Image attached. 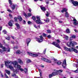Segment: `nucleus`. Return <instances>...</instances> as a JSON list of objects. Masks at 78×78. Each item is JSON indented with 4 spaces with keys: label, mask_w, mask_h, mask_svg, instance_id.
<instances>
[{
    "label": "nucleus",
    "mask_w": 78,
    "mask_h": 78,
    "mask_svg": "<svg viewBox=\"0 0 78 78\" xmlns=\"http://www.w3.org/2000/svg\"><path fill=\"white\" fill-rule=\"evenodd\" d=\"M17 64H18V63L17 61H16L13 62H12V64H13L15 67L16 68H17V69L19 70L20 68H21V66L20 65H17Z\"/></svg>",
    "instance_id": "1"
},
{
    "label": "nucleus",
    "mask_w": 78,
    "mask_h": 78,
    "mask_svg": "<svg viewBox=\"0 0 78 78\" xmlns=\"http://www.w3.org/2000/svg\"><path fill=\"white\" fill-rule=\"evenodd\" d=\"M11 62L5 61V66H6V67H7V68H9L11 70L13 71V70H14V68L11 65H9V66H8V65H9V64H10V63H11Z\"/></svg>",
    "instance_id": "2"
},
{
    "label": "nucleus",
    "mask_w": 78,
    "mask_h": 78,
    "mask_svg": "<svg viewBox=\"0 0 78 78\" xmlns=\"http://www.w3.org/2000/svg\"><path fill=\"white\" fill-rule=\"evenodd\" d=\"M36 19L37 20L35 21V22L38 24H43L44 23H42L41 20V17L39 16H37Z\"/></svg>",
    "instance_id": "3"
},
{
    "label": "nucleus",
    "mask_w": 78,
    "mask_h": 78,
    "mask_svg": "<svg viewBox=\"0 0 78 78\" xmlns=\"http://www.w3.org/2000/svg\"><path fill=\"white\" fill-rule=\"evenodd\" d=\"M77 44V43H76V42L74 41H72L70 42H68L67 43V45L69 47H71V45L73 46L74 45H76Z\"/></svg>",
    "instance_id": "4"
},
{
    "label": "nucleus",
    "mask_w": 78,
    "mask_h": 78,
    "mask_svg": "<svg viewBox=\"0 0 78 78\" xmlns=\"http://www.w3.org/2000/svg\"><path fill=\"white\" fill-rule=\"evenodd\" d=\"M27 54L29 55H30V56H33V57H37L38 56V53H31V52H28Z\"/></svg>",
    "instance_id": "5"
},
{
    "label": "nucleus",
    "mask_w": 78,
    "mask_h": 78,
    "mask_svg": "<svg viewBox=\"0 0 78 78\" xmlns=\"http://www.w3.org/2000/svg\"><path fill=\"white\" fill-rule=\"evenodd\" d=\"M40 38H36V39L37 41H38L39 43H41L43 41V37L42 36H41L40 37Z\"/></svg>",
    "instance_id": "6"
},
{
    "label": "nucleus",
    "mask_w": 78,
    "mask_h": 78,
    "mask_svg": "<svg viewBox=\"0 0 78 78\" xmlns=\"http://www.w3.org/2000/svg\"><path fill=\"white\" fill-rule=\"evenodd\" d=\"M69 2H72L73 5L75 6H76L78 5V2L76 1L75 2L73 0H69Z\"/></svg>",
    "instance_id": "7"
},
{
    "label": "nucleus",
    "mask_w": 78,
    "mask_h": 78,
    "mask_svg": "<svg viewBox=\"0 0 78 78\" xmlns=\"http://www.w3.org/2000/svg\"><path fill=\"white\" fill-rule=\"evenodd\" d=\"M52 44L54 45H55V46L56 47H57V48H61V47L58 44V43L56 42H54L52 43Z\"/></svg>",
    "instance_id": "8"
},
{
    "label": "nucleus",
    "mask_w": 78,
    "mask_h": 78,
    "mask_svg": "<svg viewBox=\"0 0 78 78\" xmlns=\"http://www.w3.org/2000/svg\"><path fill=\"white\" fill-rule=\"evenodd\" d=\"M2 50H2L3 51H9H9H10V49L8 48L7 49H6V48L5 47H3L2 48Z\"/></svg>",
    "instance_id": "9"
},
{
    "label": "nucleus",
    "mask_w": 78,
    "mask_h": 78,
    "mask_svg": "<svg viewBox=\"0 0 78 78\" xmlns=\"http://www.w3.org/2000/svg\"><path fill=\"white\" fill-rule=\"evenodd\" d=\"M41 60L47 62H49V63H51V60L44 58H41Z\"/></svg>",
    "instance_id": "10"
},
{
    "label": "nucleus",
    "mask_w": 78,
    "mask_h": 78,
    "mask_svg": "<svg viewBox=\"0 0 78 78\" xmlns=\"http://www.w3.org/2000/svg\"><path fill=\"white\" fill-rule=\"evenodd\" d=\"M56 70H57L55 69L53 70V71H54L55 72H53L52 73V74L53 76H55L58 75V73L56 71Z\"/></svg>",
    "instance_id": "11"
},
{
    "label": "nucleus",
    "mask_w": 78,
    "mask_h": 78,
    "mask_svg": "<svg viewBox=\"0 0 78 78\" xmlns=\"http://www.w3.org/2000/svg\"><path fill=\"white\" fill-rule=\"evenodd\" d=\"M66 66L67 65H66V60H65L63 62L62 66L63 68L65 69L66 68Z\"/></svg>",
    "instance_id": "12"
},
{
    "label": "nucleus",
    "mask_w": 78,
    "mask_h": 78,
    "mask_svg": "<svg viewBox=\"0 0 78 78\" xmlns=\"http://www.w3.org/2000/svg\"><path fill=\"white\" fill-rule=\"evenodd\" d=\"M64 49L66 51H70L71 52V51H72L71 50L72 48H67V47H64Z\"/></svg>",
    "instance_id": "13"
},
{
    "label": "nucleus",
    "mask_w": 78,
    "mask_h": 78,
    "mask_svg": "<svg viewBox=\"0 0 78 78\" xmlns=\"http://www.w3.org/2000/svg\"><path fill=\"white\" fill-rule=\"evenodd\" d=\"M54 62L55 63L57 64V65H61V62L57 60H55V61Z\"/></svg>",
    "instance_id": "14"
},
{
    "label": "nucleus",
    "mask_w": 78,
    "mask_h": 78,
    "mask_svg": "<svg viewBox=\"0 0 78 78\" xmlns=\"http://www.w3.org/2000/svg\"><path fill=\"white\" fill-rule=\"evenodd\" d=\"M71 50L72 51H71V52H72V51H74V52H75V53H78V50L75 49L74 48H71Z\"/></svg>",
    "instance_id": "15"
},
{
    "label": "nucleus",
    "mask_w": 78,
    "mask_h": 78,
    "mask_svg": "<svg viewBox=\"0 0 78 78\" xmlns=\"http://www.w3.org/2000/svg\"><path fill=\"white\" fill-rule=\"evenodd\" d=\"M40 7L41 8V9L43 11H46V9L45 7H44V6L43 5H40Z\"/></svg>",
    "instance_id": "16"
},
{
    "label": "nucleus",
    "mask_w": 78,
    "mask_h": 78,
    "mask_svg": "<svg viewBox=\"0 0 78 78\" xmlns=\"http://www.w3.org/2000/svg\"><path fill=\"white\" fill-rule=\"evenodd\" d=\"M12 22H14V21L11 20L8 23L9 25L10 26V27H12Z\"/></svg>",
    "instance_id": "17"
},
{
    "label": "nucleus",
    "mask_w": 78,
    "mask_h": 78,
    "mask_svg": "<svg viewBox=\"0 0 78 78\" xmlns=\"http://www.w3.org/2000/svg\"><path fill=\"white\" fill-rule=\"evenodd\" d=\"M24 15L27 19L28 17H30V16H31V14L29 13H28L27 14L28 16H27V15L25 14H24Z\"/></svg>",
    "instance_id": "18"
},
{
    "label": "nucleus",
    "mask_w": 78,
    "mask_h": 78,
    "mask_svg": "<svg viewBox=\"0 0 78 78\" xmlns=\"http://www.w3.org/2000/svg\"><path fill=\"white\" fill-rule=\"evenodd\" d=\"M77 22V21H76V19L75 18H73V24H74V25H77V23H76Z\"/></svg>",
    "instance_id": "19"
},
{
    "label": "nucleus",
    "mask_w": 78,
    "mask_h": 78,
    "mask_svg": "<svg viewBox=\"0 0 78 78\" xmlns=\"http://www.w3.org/2000/svg\"><path fill=\"white\" fill-rule=\"evenodd\" d=\"M61 36H62L63 38H65L67 40L69 39V37L66 35H61Z\"/></svg>",
    "instance_id": "20"
},
{
    "label": "nucleus",
    "mask_w": 78,
    "mask_h": 78,
    "mask_svg": "<svg viewBox=\"0 0 78 78\" xmlns=\"http://www.w3.org/2000/svg\"><path fill=\"white\" fill-rule=\"evenodd\" d=\"M18 62L20 64H23V62L21 60V59H19L18 60Z\"/></svg>",
    "instance_id": "21"
},
{
    "label": "nucleus",
    "mask_w": 78,
    "mask_h": 78,
    "mask_svg": "<svg viewBox=\"0 0 78 78\" xmlns=\"http://www.w3.org/2000/svg\"><path fill=\"white\" fill-rule=\"evenodd\" d=\"M57 72V73H61L62 72V69H59V70H55Z\"/></svg>",
    "instance_id": "22"
},
{
    "label": "nucleus",
    "mask_w": 78,
    "mask_h": 78,
    "mask_svg": "<svg viewBox=\"0 0 78 78\" xmlns=\"http://www.w3.org/2000/svg\"><path fill=\"white\" fill-rule=\"evenodd\" d=\"M27 46H28V44H29V43L31 41V40L30 38H28L27 40Z\"/></svg>",
    "instance_id": "23"
},
{
    "label": "nucleus",
    "mask_w": 78,
    "mask_h": 78,
    "mask_svg": "<svg viewBox=\"0 0 78 78\" xmlns=\"http://www.w3.org/2000/svg\"><path fill=\"white\" fill-rule=\"evenodd\" d=\"M14 73H15L17 74V73H19V69H16V70L15 71H13Z\"/></svg>",
    "instance_id": "24"
},
{
    "label": "nucleus",
    "mask_w": 78,
    "mask_h": 78,
    "mask_svg": "<svg viewBox=\"0 0 78 78\" xmlns=\"http://www.w3.org/2000/svg\"><path fill=\"white\" fill-rule=\"evenodd\" d=\"M15 25H16V26L18 29H19L20 28V25H19V23H16L15 24Z\"/></svg>",
    "instance_id": "25"
},
{
    "label": "nucleus",
    "mask_w": 78,
    "mask_h": 78,
    "mask_svg": "<svg viewBox=\"0 0 78 78\" xmlns=\"http://www.w3.org/2000/svg\"><path fill=\"white\" fill-rule=\"evenodd\" d=\"M18 18L20 21H22V20H23L22 18L20 16H18Z\"/></svg>",
    "instance_id": "26"
},
{
    "label": "nucleus",
    "mask_w": 78,
    "mask_h": 78,
    "mask_svg": "<svg viewBox=\"0 0 78 78\" xmlns=\"http://www.w3.org/2000/svg\"><path fill=\"white\" fill-rule=\"evenodd\" d=\"M67 11V9H66L64 8L61 11L62 12H66Z\"/></svg>",
    "instance_id": "27"
},
{
    "label": "nucleus",
    "mask_w": 78,
    "mask_h": 78,
    "mask_svg": "<svg viewBox=\"0 0 78 78\" xmlns=\"http://www.w3.org/2000/svg\"><path fill=\"white\" fill-rule=\"evenodd\" d=\"M5 71L8 75H9L10 74V71H9L5 69Z\"/></svg>",
    "instance_id": "28"
},
{
    "label": "nucleus",
    "mask_w": 78,
    "mask_h": 78,
    "mask_svg": "<svg viewBox=\"0 0 78 78\" xmlns=\"http://www.w3.org/2000/svg\"><path fill=\"white\" fill-rule=\"evenodd\" d=\"M65 16L66 17H69V14L67 12H66L65 13Z\"/></svg>",
    "instance_id": "29"
},
{
    "label": "nucleus",
    "mask_w": 78,
    "mask_h": 78,
    "mask_svg": "<svg viewBox=\"0 0 78 78\" xmlns=\"http://www.w3.org/2000/svg\"><path fill=\"white\" fill-rule=\"evenodd\" d=\"M16 54L17 55H19V54H20V50H17L16 52Z\"/></svg>",
    "instance_id": "30"
},
{
    "label": "nucleus",
    "mask_w": 78,
    "mask_h": 78,
    "mask_svg": "<svg viewBox=\"0 0 78 78\" xmlns=\"http://www.w3.org/2000/svg\"><path fill=\"white\" fill-rule=\"evenodd\" d=\"M44 21H45V22H49V19L48 18H47L46 20H44Z\"/></svg>",
    "instance_id": "31"
},
{
    "label": "nucleus",
    "mask_w": 78,
    "mask_h": 78,
    "mask_svg": "<svg viewBox=\"0 0 78 78\" xmlns=\"http://www.w3.org/2000/svg\"><path fill=\"white\" fill-rule=\"evenodd\" d=\"M12 9H15V8H16V5H13L11 7Z\"/></svg>",
    "instance_id": "32"
},
{
    "label": "nucleus",
    "mask_w": 78,
    "mask_h": 78,
    "mask_svg": "<svg viewBox=\"0 0 78 78\" xmlns=\"http://www.w3.org/2000/svg\"><path fill=\"white\" fill-rule=\"evenodd\" d=\"M66 32L67 33H70V30L69 29H66Z\"/></svg>",
    "instance_id": "33"
},
{
    "label": "nucleus",
    "mask_w": 78,
    "mask_h": 78,
    "mask_svg": "<svg viewBox=\"0 0 78 78\" xmlns=\"http://www.w3.org/2000/svg\"><path fill=\"white\" fill-rule=\"evenodd\" d=\"M50 13L48 12H47V14H46V17H48L49 16V15Z\"/></svg>",
    "instance_id": "34"
},
{
    "label": "nucleus",
    "mask_w": 78,
    "mask_h": 78,
    "mask_svg": "<svg viewBox=\"0 0 78 78\" xmlns=\"http://www.w3.org/2000/svg\"><path fill=\"white\" fill-rule=\"evenodd\" d=\"M24 71L25 73H27L28 72V69L27 68H24Z\"/></svg>",
    "instance_id": "35"
},
{
    "label": "nucleus",
    "mask_w": 78,
    "mask_h": 78,
    "mask_svg": "<svg viewBox=\"0 0 78 78\" xmlns=\"http://www.w3.org/2000/svg\"><path fill=\"white\" fill-rule=\"evenodd\" d=\"M2 32L4 34H6V33H7V32H6V31L5 30H3Z\"/></svg>",
    "instance_id": "36"
},
{
    "label": "nucleus",
    "mask_w": 78,
    "mask_h": 78,
    "mask_svg": "<svg viewBox=\"0 0 78 78\" xmlns=\"http://www.w3.org/2000/svg\"><path fill=\"white\" fill-rule=\"evenodd\" d=\"M9 2L10 5H11L12 4V1H11V0H9Z\"/></svg>",
    "instance_id": "37"
},
{
    "label": "nucleus",
    "mask_w": 78,
    "mask_h": 78,
    "mask_svg": "<svg viewBox=\"0 0 78 78\" xmlns=\"http://www.w3.org/2000/svg\"><path fill=\"white\" fill-rule=\"evenodd\" d=\"M46 50H47V49L45 48L44 51H43V54H45V52H46Z\"/></svg>",
    "instance_id": "38"
},
{
    "label": "nucleus",
    "mask_w": 78,
    "mask_h": 78,
    "mask_svg": "<svg viewBox=\"0 0 78 78\" xmlns=\"http://www.w3.org/2000/svg\"><path fill=\"white\" fill-rule=\"evenodd\" d=\"M73 72L75 73H78V68L76 70L73 71Z\"/></svg>",
    "instance_id": "39"
},
{
    "label": "nucleus",
    "mask_w": 78,
    "mask_h": 78,
    "mask_svg": "<svg viewBox=\"0 0 78 78\" xmlns=\"http://www.w3.org/2000/svg\"><path fill=\"white\" fill-rule=\"evenodd\" d=\"M32 19H33V20H35V21H36V17H35V16H33L32 17Z\"/></svg>",
    "instance_id": "40"
},
{
    "label": "nucleus",
    "mask_w": 78,
    "mask_h": 78,
    "mask_svg": "<svg viewBox=\"0 0 78 78\" xmlns=\"http://www.w3.org/2000/svg\"><path fill=\"white\" fill-rule=\"evenodd\" d=\"M52 76H53V74H50L49 75V78H51V77H52Z\"/></svg>",
    "instance_id": "41"
},
{
    "label": "nucleus",
    "mask_w": 78,
    "mask_h": 78,
    "mask_svg": "<svg viewBox=\"0 0 78 78\" xmlns=\"http://www.w3.org/2000/svg\"><path fill=\"white\" fill-rule=\"evenodd\" d=\"M45 2L46 4H48L49 3V0H46Z\"/></svg>",
    "instance_id": "42"
},
{
    "label": "nucleus",
    "mask_w": 78,
    "mask_h": 78,
    "mask_svg": "<svg viewBox=\"0 0 78 78\" xmlns=\"http://www.w3.org/2000/svg\"><path fill=\"white\" fill-rule=\"evenodd\" d=\"M73 66H74V67H76L77 68L78 67V66H76V64L75 63H73Z\"/></svg>",
    "instance_id": "43"
},
{
    "label": "nucleus",
    "mask_w": 78,
    "mask_h": 78,
    "mask_svg": "<svg viewBox=\"0 0 78 78\" xmlns=\"http://www.w3.org/2000/svg\"><path fill=\"white\" fill-rule=\"evenodd\" d=\"M47 37L49 39H50V38H51V35H49L48 36H47Z\"/></svg>",
    "instance_id": "44"
},
{
    "label": "nucleus",
    "mask_w": 78,
    "mask_h": 78,
    "mask_svg": "<svg viewBox=\"0 0 78 78\" xmlns=\"http://www.w3.org/2000/svg\"><path fill=\"white\" fill-rule=\"evenodd\" d=\"M31 62V60L30 59L27 60V63H29V62Z\"/></svg>",
    "instance_id": "45"
},
{
    "label": "nucleus",
    "mask_w": 78,
    "mask_h": 78,
    "mask_svg": "<svg viewBox=\"0 0 78 78\" xmlns=\"http://www.w3.org/2000/svg\"><path fill=\"white\" fill-rule=\"evenodd\" d=\"M4 46H3V45L2 44L0 43V48H2Z\"/></svg>",
    "instance_id": "46"
},
{
    "label": "nucleus",
    "mask_w": 78,
    "mask_h": 78,
    "mask_svg": "<svg viewBox=\"0 0 78 78\" xmlns=\"http://www.w3.org/2000/svg\"><path fill=\"white\" fill-rule=\"evenodd\" d=\"M14 19H15V22H17V17H15L14 18Z\"/></svg>",
    "instance_id": "47"
},
{
    "label": "nucleus",
    "mask_w": 78,
    "mask_h": 78,
    "mask_svg": "<svg viewBox=\"0 0 78 78\" xmlns=\"http://www.w3.org/2000/svg\"><path fill=\"white\" fill-rule=\"evenodd\" d=\"M43 35L44 37H47V35L45 34H43Z\"/></svg>",
    "instance_id": "48"
},
{
    "label": "nucleus",
    "mask_w": 78,
    "mask_h": 78,
    "mask_svg": "<svg viewBox=\"0 0 78 78\" xmlns=\"http://www.w3.org/2000/svg\"><path fill=\"white\" fill-rule=\"evenodd\" d=\"M9 16L10 18H12V15L11 14H9Z\"/></svg>",
    "instance_id": "49"
},
{
    "label": "nucleus",
    "mask_w": 78,
    "mask_h": 78,
    "mask_svg": "<svg viewBox=\"0 0 78 78\" xmlns=\"http://www.w3.org/2000/svg\"><path fill=\"white\" fill-rule=\"evenodd\" d=\"M47 32L48 33H51V31L50 30H47Z\"/></svg>",
    "instance_id": "50"
},
{
    "label": "nucleus",
    "mask_w": 78,
    "mask_h": 78,
    "mask_svg": "<svg viewBox=\"0 0 78 78\" xmlns=\"http://www.w3.org/2000/svg\"><path fill=\"white\" fill-rule=\"evenodd\" d=\"M73 38H75V36L74 35H73L72 36V37H71Z\"/></svg>",
    "instance_id": "51"
},
{
    "label": "nucleus",
    "mask_w": 78,
    "mask_h": 78,
    "mask_svg": "<svg viewBox=\"0 0 78 78\" xmlns=\"http://www.w3.org/2000/svg\"><path fill=\"white\" fill-rule=\"evenodd\" d=\"M5 76L6 78H9V77H8V76H7V75H6V74H5Z\"/></svg>",
    "instance_id": "52"
},
{
    "label": "nucleus",
    "mask_w": 78,
    "mask_h": 78,
    "mask_svg": "<svg viewBox=\"0 0 78 78\" xmlns=\"http://www.w3.org/2000/svg\"><path fill=\"white\" fill-rule=\"evenodd\" d=\"M12 76L14 77V76H16V75L15 74H12Z\"/></svg>",
    "instance_id": "53"
},
{
    "label": "nucleus",
    "mask_w": 78,
    "mask_h": 78,
    "mask_svg": "<svg viewBox=\"0 0 78 78\" xmlns=\"http://www.w3.org/2000/svg\"><path fill=\"white\" fill-rule=\"evenodd\" d=\"M34 27L35 28H37V26H36V24H34Z\"/></svg>",
    "instance_id": "54"
},
{
    "label": "nucleus",
    "mask_w": 78,
    "mask_h": 78,
    "mask_svg": "<svg viewBox=\"0 0 78 78\" xmlns=\"http://www.w3.org/2000/svg\"><path fill=\"white\" fill-rule=\"evenodd\" d=\"M7 11L9 12H12V11L11 10H10V9H7Z\"/></svg>",
    "instance_id": "55"
},
{
    "label": "nucleus",
    "mask_w": 78,
    "mask_h": 78,
    "mask_svg": "<svg viewBox=\"0 0 78 78\" xmlns=\"http://www.w3.org/2000/svg\"><path fill=\"white\" fill-rule=\"evenodd\" d=\"M27 23H28V24H29V25H30V24H31V22L30 21H28L27 22Z\"/></svg>",
    "instance_id": "56"
},
{
    "label": "nucleus",
    "mask_w": 78,
    "mask_h": 78,
    "mask_svg": "<svg viewBox=\"0 0 78 78\" xmlns=\"http://www.w3.org/2000/svg\"><path fill=\"white\" fill-rule=\"evenodd\" d=\"M18 48V46H16L14 47V49H17Z\"/></svg>",
    "instance_id": "57"
},
{
    "label": "nucleus",
    "mask_w": 78,
    "mask_h": 78,
    "mask_svg": "<svg viewBox=\"0 0 78 78\" xmlns=\"http://www.w3.org/2000/svg\"><path fill=\"white\" fill-rule=\"evenodd\" d=\"M19 70H20V71H23V70H23V69L22 68H20Z\"/></svg>",
    "instance_id": "58"
},
{
    "label": "nucleus",
    "mask_w": 78,
    "mask_h": 78,
    "mask_svg": "<svg viewBox=\"0 0 78 78\" xmlns=\"http://www.w3.org/2000/svg\"><path fill=\"white\" fill-rule=\"evenodd\" d=\"M0 73H1V77H3V76H3V74H2V72H0Z\"/></svg>",
    "instance_id": "59"
},
{
    "label": "nucleus",
    "mask_w": 78,
    "mask_h": 78,
    "mask_svg": "<svg viewBox=\"0 0 78 78\" xmlns=\"http://www.w3.org/2000/svg\"><path fill=\"white\" fill-rule=\"evenodd\" d=\"M40 67H44V66L42 65H41L40 66Z\"/></svg>",
    "instance_id": "60"
},
{
    "label": "nucleus",
    "mask_w": 78,
    "mask_h": 78,
    "mask_svg": "<svg viewBox=\"0 0 78 78\" xmlns=\"http://www.w3.org/2000/svg\"><path fill=\"white\" fill-rule=\"evenodd\" d=\"M6 39H7V40H8V41H9V40L10 38L9 37H8L6 38Z\"/></svg>",
    "instance_id": "61"
},
{
    "label": "nucleus",
    "mask_w": 78,
    "mask_h": 78,
    "mask_svg": "<svg viewBox=\"0 0 78 78\" xmlns=\"http://www.w3.org/2000/svg\"><path fill=\"white\" fill-rule=\"evenodd\" d=\"M28 10L30 12H31V9H29Z\"/></svg>",
    "instance_id": "62"
},
{
    "label": "nucleus",
    "mask_w": 78,
    "mask_h": 78,
    "mask_svg": "<svg viewBox=\"0 0 78 78\" xmlns=\"http://www.w3.org/2000/svg\"><path fill=\"white\" fill-rule=\"evenodd\" d=\"M57 41L58 43H59L60 42V41L59 40H57Z\"/></svg>",
    "instance_id": "63"
},
{
    "label": "nucleus",
    "mask_w": 78,
    "mask_h": 78,
    "mask_svg": "<svg viewBox=\"0 0 78 78\" xmlns=\"http://www.w3.org/2000/svg\"><path fill=\"white\" fill-rule=\"evenodd\" d=\"M26 23V22L25 21V20H23V24L24 25H25Z\"/></svg>",
    "instance_id": "64"
}]
</instances>
